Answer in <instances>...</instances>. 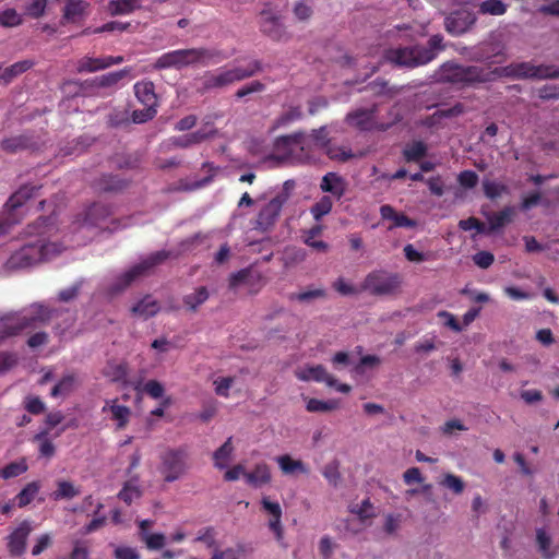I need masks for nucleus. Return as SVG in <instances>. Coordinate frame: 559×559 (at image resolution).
Instances as JSON below:
<instances>
[{
	"label": "nucleus",
	"mask_w": 559,
	"mask_h": 559,
	"mask_svg": "<svg viewBox=\"0 0 559 559\" xmlns=\"http://www.w3.org/2000/svg\"><path fill=\"white\" fill-rule=\"evenodd\" d=\"M57 230V211L53 209L48 216H39L28 224L23 235L25 238H34L14 251L5 265L9 270H17L46 262L60 255L64 247L59 242L47 241V237Z\"/></svg>",
	"instance_id": "f257e3e1"
},
{
	"label": "nucleus",
	"mask_w": 559,
	"mask_h": 559,
	"mask_svg": "<svg viewBox=\"0 0 559 559\" xmlns=\"http://www.w3.org/2000/svg\"><path fill=\"white\" fill-rule=\"evenodd\" d=\"M57 230V211L53 209L48 216H39L28 224L23 235L25 238H34L14 251L5 265L9 270H17L46 262L60 255L64 247L59 242L47 241V237Z\"/></svg>",
	"instance_id": "f03ea898"
},
{
	"label": "nucleus",
	"mask_w": 559,
	"mask_h": 559,
	"mask_svg": "<svg viewBox=\"0 0 559 559\" xmlns=\"http://www.w3.org/2000/svg\"><path fill=\"white\" fill-rule=\"evenodd\" d=\"M227 57L216 49L207 48H189L178 49L162 55L155 62L156 69L177 68L192 64L207 66L211 63H218Z\"/></svg>",
	"instance_id": "7ed1b4c3"
},
{
	"label": "nucleus",
	"mask_w": 559,
	"mask_h": 559,
	"mask_svg": "<svg viewBox=\"0 0 559 559\" xmlns=\"http://www.w3.org/2000/svg\"><path fill=\"white\" fill-rule=\"evenodd\" d=\"M58 312L57 309L44 305H34L27 313L3 316L0 318V340L15 336L26 329L47 323Z\"/></svg>",
	"instance_id": "20e7f679"
},
{
	"label": "nucleus",
	"mask_w": 559,
	"mask_h": 559,
	"mask_svg": "<svg viewBox=\"0 0 559 559\" xmlns=\"http://www.w3.org/2000/svg\"><path fill=\"white\" fill-rule=\"evenodd\" d=\"M171 257V252L167 250H159L151 253L140 263L133 265L128 271L123 272L108 286L107 295L115 297L124 292L136 278L145 275L153 267L164 263Z\"/></svg>",
	"instance_id": "39448f33"
},
{
	"label": "nucleus",
	"mask_w": 559,
	"mask_h": 559,
	"mask_svg": "<svg viewBox=\"0 0 559 559\" xmlns=\"http://www.w3.org/2000/svg\"><path fill=\"white\" fill-rule=\"evenodd\" d=\"M171 257V252L167 250H159L151 253L140 263L133 265L128 271L123 272L108 286L107 295L115 297L124 292L136 278L145 275L153 267L164 263Z\"/></svg>",
	"instance_id": "423d86ee"
},
{
	"label": "nucleus",
	"mask_w": 559,
	"mask_h": 559,
	"mask_svg": "<svg viewBox=\"0 0 559 559\" xmlns=\"http://www.w3.org/2000/svg\"><path fill=\"white\" fill-rule=\"evenodd\" d=\"M158 471L166 483H174L185 476L190 468L187 447L167 448L159 455Z\"/></svg>",
	"instance_id": "0eeeda50"
},
{
	"label": "nucleus",
	"mask_w": 559,
	"mask_h": 559,
	"mask_svg": "<svg viewBox=\"0 0 559 559\" xmlns=\"http://www.w3.org/2000/svg\"><path fill=\"white\" fill-rule=\"evenodd\" d=\"M402 283L403 277L399 273L376 270L365 277L362 288L373 296H392L400 292Z\"/></svg>",
	"instance_id": "6e6552de"
},
{
	"label": "nucleus",
	"mask_w": 559,
	"mask_h": 559,
	"mask_svg": "<svg viewBox=\"0 0 559 559\" xmlns=\"http://www.w3.org/2000/svg\"><path fill=\"white\" fill-rule=\"evenodd\" d=\"M41 186L37 185H23L16 190L7 201L5 207L8 213L5 217L0 218V237L9 233L13 225L20 223L21 218L17 217L20 209L32 199L40 190Z\"/></svg>",
	"instance_id": "1a4fd4ad"
},
{
	"label": "nucleus",
	"mask_w": 559,
	"mask_h": 559,
	"mask_svg": "<svg viewBox=\"0 0 559 559\" xmlns=\"http://www.w3.org/2000/svg\"><path fill=\"white\" fill-rule=\"evenodd\" d=\"M308 145V139L302 132H295L288 135H281L274 141V153L269 156V159H274L278 163H285L295 158V152L299 150L301 152L297 158H302L306 146Z\"/></svg>",
	"instance_id": "9d476101"
},
{
	"label": "nucleus",
	"mask_w": 559,
	"mask_h": 559,
	"mask_svg": "<svg viewBox=\"0 0 559 559\" xmlns=\"http://www.w3.org/2000/svg\"><path fill=\"white\" fill-rule=\"evenodd\" d=\"M111 215L112 210L110 205L93 203L83 213L76 216L74 224L78 226V228H103Z\"/></svg>",
	"instance_id": "9b49d317"
},
{
	"label": "nucleus",
	"mask_w": 559,
	"mask_h": 559,
	"mask_svg": "<svg viewBox=\"0 0 559 559\" xmlns=\"http://www.w3.org/2000/svg\"><path fill=\"white\" fill-rule=\"evenodd\" d=\"M287 202V193L280 192L266 203L258 214L257 228L269 230L276 223L283 205Z\"/></svg>",
	"instance_id": "f8f14e48"
},
{
	"label": "nucleus",
	"mask_w": 559,
	"mask_h": 559,
	"mask_svg": "<svg viewBox=\"0 0 559 559\" xmlns=\"http://www.w3.org/2000/svg\"><path fill=\"white\" fill-rule=\"evenodd\" d=\"M384 59L399 67L416 68L424 66L417 45L411 47H399L385 50Z\"/></svg>",
	"instance_id": "ddd939ff"
},
{
	"label": "nucleus",
	"mask_w": 559,
	"mask_h": 559,
	"mask_svg": "<svg viewBox=\"0 0 559 559\" xmlns=\"http://www.w3.org/2000/svg\"><path fill=\"white\" fill-rule=\"evenodd\" d=\"M0 147L7 154H17L23 151L39 150L40 142L34 133L26 132L3 139L0 142Z\"/></svg>",
	"instance_id": "4468645a"
},
{
	"label": "nucleus",
	"mask_w": 559,
	"mask_h": 559,
	"mask_svg": "<svg viewBox=\"0 0 559 559\" xmlns=\"http://www.w3.org/2000/svg\"><path fill=\"white\" fill-rule=\"evenodd\" d=\"M476 22V15L467 10L460 9L450 13L444 20L445 31L453 35L459 36L467 32Z\"/></svg>",
	"instance_id": "2eb2a0df"
},
{
	"label": "nucleus",
	"mask_w": 559,
	"mask_h": 559,
	"mask_svg": "<svg viewBox=\"0 0 559 559\" xmlns=\"http://www.w3.org/2000/svg\"><path fill=\"white\" fill-rule=\"evenodd\" d=\"M33 531L32 522L23 520L16 528L7 537V547L11 556L20 557L26 550V542Z\"/></svg>",
	"instance_id": "dca6fc26"
},
{
	"label": "nucleus",
	"mask_w": 559,
	"mask_h": 559,
	"mask_svg": "<svg viewBox=\"0 0 559 559\" xmlns=\"http://www.w3.org/2000/svg\"><path fill=\"white\" fill-rule=\"evenodd\" d=\"M260 29L273 40H282L285 35V27L281 17L271 10H263L260 14Z\"/></svg>",
	"instance_id": "f3484780"
},
{
	"label": "nucleus",
	"mask_w": 559,
	"mask_h": 559,
	"mask_svg": "<svg viewBox=\"0 0 559 559\" xmlns=\"http://www.w3.org/2000/svg\"><path fill=\"white\" fill-rule=\"evenodd\" d=\"M534 66L532 62H514L506 67L495 68L498 78H510L514 80H527L534 76Z\"/></svg>",
	"instance_id": "a211bd4d"
},
{
	"label": "nucleus",
	"mask_w": 559,
	"mask_h": 559,
	"mask_svg": "<svg viewBox=\"0 0 559 559\" xmlns=\"http://www.w3.org/2000/svg\"><path fill=\"white\" fill-rule=\"evenodd\" d=\"M102 412L111 414V419L116 421L117 429L126 428L131 417L130 407L118 404V399L106 400Z\"/></svg>",
	"instance_id": "6ab92c4d"
},
{
	"label": "nucleus",
	"mask_w": 559,
	"mask_h": 559,
	"mask_svg": "<svg viewBox=\"0 0 559 559\" xmlns=\"http://www.w3.org/2000/svg\"><path fill=\"white\" fill-rule=\"evenodd\" d=\"M131 72V68H123L119 71L109 72L84 83L93 88H109L116 86L122 79L127 78Z\"/></svg>",
	"instance_id": "aec40b11"
},
{
	"label": "nucleus",
	"mask_w": 559,
	"mask_h": 559,
	"mask_svg": "<svg viewBox=\"0 0 559 559\" xmlns=\"http://www.w3.org/2000/svg\"><path fill=\"white\" fill-rule=\"evenodd\" d=\"M346 188V181L336 173L325 174L320 182V189L323 192L331 193L334 198H336V200H340L342 197H344Z\"/></svg>",
	"instance_id": "412c9836"
},
{
	"label": "nucleus",
	"mask_w": 559,
	"mask_h": 559,
	"mask_svg": "<svg viewBox=\"0 0 559 559\" xmlns=\"http://www.w3.org/2000/svg\"><path fill=\"white\" fill-rule=\"evenodd\" d=\"M376 112V106L369 109H357L347 114L346 121L348 124L356 127L359 130H370L372 128Z\"/></svg>",
	"instance_id": "4be33fe9"
},
{
	"label": "nucleus",
	"mask_w": 559,
	"mask_h": 559,
	"mask_svg": "<svg viewBox=\"0 0 559 559\" xmlns=\"http://www.w3.org/2000/svg\"><path fill=\"white\" fill-rule=\"evenodd\" d=\"M134 94L144 107L157 108L158 100L155 93V85L151 81H140L134 84Z\"/></svg>",
	"instance_id": "5701e85b"
},
{
	"label": "nucleus",
	"mask_w": 559,
	"mask_h": 559,
	"mask_svg": "<svg viewBox=\"0 0 559 559\" xmlns=\"http://www.w3.org/2000/svg\"><path fill=\"white\" fill-rule=\"evenodd\" d=\"M297 378L304 381L314 380L317 382H324L329 386H334L336 383V379L322 365L305 368L297 373Z\"/></svg>",
	"instance_id": "b1692460"
},
{
	"label": "nucleus",
	"mask_w": 559,
	"mask_h": 559,
	"mask_svg": "<svg viewBox=\"0 0 559 559\" xmlns=\"http://www.w3.org/2000/svg\"><path fill=\"white\" fill-rule=\"evenodd\" d=\"M465 85L487 83L493 81L498 75L495 69L489 70L478 66H465Z\"/></svg>",
	"instance_id": "393cba45"
},
{
	"label": "nucleus",
	"mask_w": 559,
	"mask_h": 559,
	"mask_svg": "<svg viewBox=\"0 0 559 559\" xmlns=\"http://www.w3.org/2000/svg\"><path fill=\"white\" fill-rule=\"evenodd\" d=\"M34 64V61L29 59L17 61L5 68L0 64V85L10 84L19 75L33 68Z\"/></svg>",
	"instance_id": "a878e982"
},
{
	"label": "nucleus",
	"mask_w": 559,
	"mask_h": 559,
	"mask_svg": "<svg viewBox=\"0 0 559 559\" xmlns=\"http://www.w3.org/2000/svg\"><path fill=\"white\" fill-rule=\"evenodd\" d=\"M234 84L229 69L217 72H207L203 78V91L223 88Z\"/></svg>",
	"instance_id": "bb28decb"
},
{
	"label": "nucleus",
	"mask_w": 559,
	"mask_h": 559,
	"mask_svg": "<svg viewBox=\"0 0 559 559\" xmlns=\"http://www.w3.org/2000/svg\"><path fill=\"white\" fill-rule=\"evenodd\" d=\"M417 47L420 53V60L425 64L432 61L437 55L445 48L443 45V36L440 34L432 35L426 46L417 45Z\"/></svg>",
	"instance_id": "cd10ccee"
},
{
	"label": "nucleus",
	"mask_w": 559,
	"mask_h": 559,
	"mask_svg": "<svg viewBox=\"0 0 559 559\" xmlns=\"http://www.w3.org/2000/svg\"><path fill=\"white\" fill-rule=\"evenodd\" d=\"M216 133L215 130L211 131H204V130H198L195 132L181 135V136H174L170 139L171 143L176 147L180 148H187L192 145L199 144L210 138H212Z\"/></svg>",
	"instance_id": "c85d7f7f"
},
{
	"label": "nucleus",
	"mask_w": 559,
	"mask_h": 559,
	"mask_svg": "<svg viewBox=\"0 0 559 559\" xmlns=\"http://www.w3.org/2000/svg\"><path fill=\"white\" fill-rule=\"evenodd\" d=\"M88 3L84 0H68L63 8V20L75 23L82 20Z\"/></svg>",
	"instance_id": "c756f323"
},
{
	"label": "nucleus",
	"mask_w": 559,
	"mask_h": 559,
	"mask_svg": "<svg viewBox=\"0 0 559 559\" xmlns=\"http://www.w3.org/2000/svg\"><path fill=\"white\" fill-rule=\"evenodd\" d=\"M427 153L428 146L423 141H413L407 143L402 151L403 158L407 163L420 162L424 157H426Z\"/></svg>",
	"instance_id": "7c9ffc66"
},
{
	"label": "nucleus",
	"mask_w": 559,
	"mask_h": 559,
	"mask_svg": "<svg viewBox=\"0 0 559 559\" xmlns=\"http://www.w3.org/2000/svg\"><path fill=\"white\" fill-rule=\"evenodd\" d=\"M78 385V378L73 373L64 374L51 389L52 397H66L70 395Z\"/></svg>",
	"instance_id": "2f4dec72"
},
{
	"label": "nucleus",
	"mask_w": 559,
	"mask_h": 559,
	"mask_svg": "<svg viewBox=\"0 0 559 559\" xmlns=\"http://www.w3.org/2000/svg\"><path fill=\"white\" fill-rule=\"evenodd\" d=\"M245 478L248 484L254 487H261L271 481V472L265 463H261L255 465L253 471L246 473Z\"/></svg>",
	"instance_id": "473e14b6"
},
{
	"label": "nucleus",
	"mask_w": 559,
	"mask_h": 559,
	"mask_svg": "<svg viewBox=\"0 0 559 559\" xmlns=\"http://www.w3.org/2000/svg\"><path fill=\"white\" fill-rule=\"evenodd\" d=\"M281 471L286 475L295 473L308 474L309 469L300 460H294L290 455L284 454L276 459Z\"/></svg>",
	"instance_id": "72a5a7b5"
},
{
	"label": "nucleus",
	"mask_w": 559,
	"mask_h": 559,
	"mask_svg": "<svg viewBox=\"0 0 559 559\" xmlns=\"http://www.w3.org/2000/svg\"><path fill=\"white\" fill-rule=\"evenodd\" d=\"M465 66L444 63L441 67V78L444 82L465 84Z\"/></svg>",
	"instance_id": "f704fd0d"
},
{
	"label": "nucleus",
	"mask_w": 559,
	"mask_h": 559,
	"mask_svg": "<svg viewBox=\"0 0 559 559\" xmlns=\"http://www.w3.org/2000/svg\"><path fill=\"white\" fill-rule=\"evenodd\" d=\"M234 83L243 81L246 79L252 78L255 74L262 72L263 67L261 61L253 60L247 67H235L229 69Z\"/></svg>",
	"instance_id": "c9c22d12"
},
{
	"label": "nucleus",
	"mask_w": 559,
	"mask_h": 559,
	"mask_svg": "<svg viewBox=\"0 0 559 559\" xmlns=\"http://www.w3.org/2000/svg\"><path fill=\"white\" fill-rule=\"evenodd\" d=\"M134 316L142 317L144 319L155 316L159 311V305L155 299L146 296L134 305L131 309Z\"/></svg>",
	"instance_id": "e433bc0d"
},
{
	"label": "nucleus",
	"mask_w": 559,
	"mask_h": 559,
	"mask_svg": "<svg viewBox=\"0 0 559 559\" xmlns=\"http://www.w3.org/2000/svg\"><path fill=\"white\" fill-rule=\"evenodd\" d=\"M49 429H43L34 436V441L38 443L39 455L46 459H51L56 453V447L48 438Z\"/></svg>",
	"instance_id": "4c0bfd02"
},
{
	"label": "nucleus",
	"mask_w": 559,
	"mask_h": 559,
	"mask_svg": "<svg viewBox=\"0 0 559 559\" xmlns=\"http://www.w3.org/2000/svg\"><path fill=\"white\" fill-rule=\"evenodd\" d=\"M512 215L513 209L511 206H506L500 212L490 215L488 217V231L493 233L501 229L503 226L511 222Z\"/></svg>",
	"instance_id": "58836bf2"
},
{
	"label": "nucleus",
	"mask_w": 559,
	"mask_h": 559,
	"mask_svg": "<svg viewBox=\"0 0 559 559\" xmlns=\"http://www.w3.org/2000/svg\"><path fill=\"white\" fill-rule=\"evenodd\" d=\"M306 138L308 139V145L304 152L306 158L309 157V152L312 150V145L324 148L329 143L328 131L325 127L312 130V133Z\"/></svg>",
	"instance_id": "ea45409f"
},
{
	"label": "nucleus",
	"mask_w": 559,
	"mask_h": 559,
	"mask_svg": "<svg viewBox=\"0 0 559 559\" xmlns=\"http://www.w3.org/2000/svg\"><path fill=\"white\" fill-rule=\"evenodd\" d=\"M209 299V292L206 287L201 286L195 292L188 294L183 297L185 306L192 312H195L198 308Z\"/></svg>",
	"instance_id": "a19ab883"
},
{
	"label": "nucleus",
	"mask_w": 559,
	"mask_h": 559,
	"mask_svg": "<svg viewBox=\"0 0 559 559\" xmlns=\"http://www.w3.org/2000/svg\"><path fill=\"white\" fill-rule=\"evenodd\" d=\"M233 438L229 437L213 454L214 465L218 469H223L227 466L230 455L234 451Z\"/></svg>",
	"instance_id": "79ce46f5"
},
{
	"label": "nucleus",
	"mask_w": 559,
	"mask_h": 559,
	"mask_svg": "<svg viewBox=\"0 0 559 559\" xmlns=\"http://www.w3.org/2000/svg\"><path fill=\"white\" fill-rule=\"evenodd\" d=\"M40 489L38 481L28 483L15 497V501L19 508L28 506L36 497Z\"/></svg>",
	"instance_id": "37998d69"
},
{
	"label": "nucleus",
	"mask_w": 559,
	"mask_h": 559,
	"mask_svg": "<svg viewBox=\"0 0 559 559\" xmlns=\"http://www.w3.org/2000/svg\"><path fill=\"white\" fill-rule=\"evenodd\" d=\"M79 495V488H76L71 481L59 480L57 483V489L52 492V498L53 500L72 499Z\"/></svg>",
	"instance_id": "c03bdc74"
},
{
	"label": "nucleus",
	"mask_w": 559,
	"mask_h": 559,
	"mask_svg": "<svg viewBox=\"0 0 559 559\" xmlns=\"http://www.w3.org/2000/svg\"><path fill=\"white\" fill-rule=\"evenodd\" d=\"M340 402L337 400L321 401L318 399H309L306 409L310 413H325L337 409Z\"/></svg>",
	"instance_id": "a18cd8bd"
},
{
	"label": "nucleus",
	"mask_w": 559,
	"mask_h": 559,
	"mask_svg": "<svg viewBox=\"0 0 559 559\" xmlns=\"http://www.w3.org/2000/svg\"><path fill=\"white\" fill-rule=\"evenodd\" d=\"M28 466L25 459H21L16 462H11L0 469V477L3 479H10L24 474Z\"/></svg>",
	"instance_id": "49530a36"
},
{
	"label": "nucleus",
	"mask_w": 559,
	"mask_h": 559,
	"mask_svg": "<svg viewBox=\"0 0 559 559\" xmlns=\"http://www.w3.org/2000/svg\"><path fill=\"white\" fill-rule=\"evenodd\" d=\"M76 70L79 73H93L104 70V64L100 58L84 56L78 61Z\"/></svg>",
	"instance_id": "de8ad7c7"
},
{
	"label": "nucleus",
	"mask_w": 559,
	"mask_h": 559,
	"mask_svg": "<svg viewBox=\"0 0 559 559\" xmlns=\"http://www.w3.org/2000/svg\"><path fill=\"white\" fill-rule=\"evenodd\" d=\"M484 194L489 200H496L503 193H509V188L504 183L485 179L483 181Z\"/></svg>",
	"instance_id": "09e8293b"
},
{
	"label": "nucleus",
	"mask_w": 559,
	"mask_h": 559,
	"mask_svg": "<svg viewBox=\"0 0 559 559\" xmlns=\"http://www.w3.org/2000/svg\"><path fill=\"white\" fill-rule=\"evenodd\" d=\"M124 187V181L112 175H104L97 183L98 190L104 192L119 191Z\"/></svg>",
	"instance_id": "8fccbe9b"
},
{
	"label": "nucleus",
	"mask_w": 559,
	"mask_h": 559,
	"mask_svg": "<svg viewBox=\"0 0 559 559\" xmlns=\"http://www.w3.org/2000/svg\"><path fill=\"white\" fill-rule=\"evenodd\" d=\"M333 207L332 198L323 195L318 202L311 206V214L316 221H320L323 216L328 215Z\"/></svg>",
	"instance_id": "3c124183"
},
{
	"label": "nucleus",
	"mask_w": 559,
	"mask_h": 559,
	"mask_svg": "<svg viewBox=\"0 0 559 559\" xmlns=\"http://www.w3.org/2000/svg\"><path fill=\"white\" fill-rule=\"evenodd\" d=\"M326 295L325 289L323 288H314V289H308L300 293H292L288 296L289 300H296L299 302H311L314 299L318 298H324Z\"/></svg>",
	"instance_id": "603ef678"
},
{
	"label": "nucleus",
	"mask_w": 559,
	"mask_h": 559,
	"mask_svg": "<svg viewBox=\"0 0 559 559\" xmlns=\"http://www.w3.org/2000/svg\"><path fill=\"white\" fill-rule=\"evenodd\" d=\"M480 14L502 15L507 11V5L501 0H486L479 4Z\"/></svg>",
	"instance_id": "864d4df0"
},
{
	"label": "nucleus",
	"mask_w": 559,
	"mask_h": 559,
	"mask_svg": "<svg viewBox=\"0 0 559 559\" xmlns=\"http://www.w3.org/2000/svg\"><path fill=\"white\" fill-rule=\"evenodd\" d=\"M559 79V67L554 64L534 66L533 80Z\"/></svg>",
	"instance_id": "5fc2aeb1"
},
{
	"label": "nucleus",
	"mask_w": 559,
	"mask_h": 559,
	"mask_svg": "<svg viewBox=\"0 0 559 559\" xmlns=\"http://www.w3.org/2000/svg\"><path fill=\"white\" fill-rule=\"evenodd\" d=\"M322 231L321 226H314L312 227L305 238V243L318 251H326L329 248V245L322 240H314V237L319 236Z\"/></svg>",
	"instance_id": "6e6d98bb"
},
{
	"label": "nucleus",
	"mask_w": 559,
	"mask_h": 559,
	"mask_svg": "<svg viewBox=\"0 0 559 559\" xmlns=\"http://www.w3.org/2000/svg\"><path fill=\"white\" fill-rule=\"evenodd\" d=\"M536 540L544 559H552L554 552L550 551L551 539L544 530H537Z\"/></svg>",
	"instance_id": "4d7b16f0"
},
{
	"label": "nucleus",
	"mask_w": 559,
	"mask_h": 559,
	"mask_svg": "<svg viewBox=\"0 0 559 559\" xmlns=\"http://www.w3.org/2000/svg\"><path fill=\"white\" fill-rule=\"evenodd\" d=\"M441 485L452 490L455 495H461L465 488L463 479L454 474H447Z\"/></svg>",
	"instance_id": "13d9d810"
},
{
	"label": "nucleus",
	"mask_w": 559,
	"mask_h": 559,
	"mask_svg": "<svg viewBox=\"0 0 559 559\" xmlns=\"http://www.w3.org/2000/svg\"><path fill=\"white\" fill-rule=\"evenodd\" d=\"M350 512L357 514V516L361 520H368L373 518L376 514L373 512L372 503L370 502V499L367 498L362 500L360 504H357L350 509Z\"/></svg>",
	"instance_id": "bf43d9fd"
},
{
	"label": "nucleus",
	"mask_w": 559,
	"mask_h": 559,
	"mask_svg": "<svg viewBox=\"0 0 559 559\" xmlns=\"http://www.w3.org/2000/svg\"><path fill=\"white\" fill-rule=\"evenodd\" d=\"M141 538L151 550H158L165 546L166 538L162 533L143 534Z\"/></svg>",
	"instance_id": "052dcab7"
},
{
	"label": "nucleus",
	"mask_w": 559,
	"mask_h": 559,
	"mask_svg": "<svg viewBox=\"0 0 559 559\" xmlns=\"http://www.w3.org/2000/svg\"><path fill=\"white\" fill-rule=\"evenodd\" d=\"M464 112V105L461 103H456L454 106L447 109H439L429 116V120L432 119H442V118H452L457 117Z\"/></svg>",
	"instance_id": "680f3d73"
},
{
	"label": "nucleus",
	"mask_w": 559,
	"mask_h": 559,
	"mask_svg": "<svg viewBox=\"0 0 559 559\" xmlns=\"http://www.w3.org/2000/svg\"><path fill=\"white\" fill-rule=\"evenodd\" d=\"M252 277V271L250 269H241L229 276V288L235 289L241 284H247Z\"/></svg>",
	"instance_id": "e2e57ef3"
},
{
	"label": "nucleus",
	"mask_w": 559,
	"mask_h": 559,
	"mask_svg": "<svg viewBox=\"0 0 559 559\" xmlns=\"http://www.w3.org/2000/svg\"><path fill=\"white\" fill-rule=\"evenodd\" d=\"M114 382H124L128 376V366L124 362L109 366V371L106 372Z\"/></svg>",
	"instance_id": "0e129e2a"
},
{
	"label": "nucleus",
	"mask_w": 559,
	"mask_h": 559,
	"mask_svg": "<svg viewBox=\"0 0 559 559\" xmlns=\"http://www.w3.org/2000/svg\"><path fill=\"white\" fill-rule=\"evenodd\" d=\"M478 175L474 170H463L457 175V182L465 189H473L478 183Z\"/></svg>",
	"instance_id": "69168bd1"
},
{
	"label": "nucleus",
	"mask_w": 559,
	"mask_h": 559,
	"mask_svg": "<svg viewBox=\"0 0 559 559\" xmlns=\"http://www.w3.org/2000/svg\"><path fill=\"white\" fill-rule=\"evenodd\" d=\"M157 114V108L144 107L132 111L131 118L134 123H144L152 120Z\"/></svg>",
	"instance_id": "338daca9"
},
{
	"label": "nucleus",
	"mask_w": 559,
	"mask_h": 559,
	"mask_svg": "<svg viewBox=\"0 0 559 559\" xmlns=\"http://www.w3.org/2000/svg\"><path fill=\"white\" fill-rule=\"evenodd\" d=\"M25 409L33 415H39L45 412V403L38 396L28 395L24 400Z\"/></svg>",
	"instance_id": "774afa93"
}]
</instances>
